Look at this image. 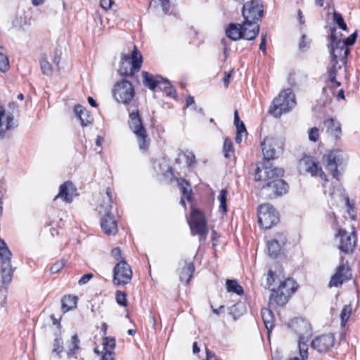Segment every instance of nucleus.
<instances>
[{
  "label": "nucleus",
  "mask_w": 360,
  "mask_h": 360,
  "mask_svg": "<svg viewBox=\"0 0 360 360\" xmlns=\"http://www.w3.org/2000/svg\"><path fill=\"white\" fill-rule=\"evenodd\" d=\"M278 288L289 297L296 290L297 285L293 279L288 278L283 281H280Z\"/></svg>",
  "instance_id": "obj_29"
},
{
  "label": "nucleus",
  "mask_w": 360,
  "mask_h": 360,
  "mask_svg": "<svg viewBox=\"0 0 360 360\" xmlns=\"http://www.w3.org/2000/svg\"><path fill=\"white\" fill-rule=\"evenodd\" d=\"M112 0H101L100 5L104 10H108L112 6Z\"/></svg>",
  "instance_id": "obj_56"
},
{
  "label": "nucleus",
  "mask_w": 360,
  "mask_h": 360,
  "mask_svg": "<svg viewBox=\"0 0 360 360\" xmlns=\"http://www.w3.org/2000/svg\"><path fill=\"white\" fill-rule=\"evenodd\" d=\"M335 243L340 251L345 254L352 253L356 243V236L355 231L351 233L343 229H340L338 233L335 235Z\"/></svg>",
  "instance_id": "obj_10"
},
{
  "label": "nucleus",
  "mask_w": 360,
  "mask_h": 360,
  "mask_svg": "<svg viewBox=\"0 0 360 360\" xmlns=\"http://www.w3.org/2000/svg\"><path fill=\"white\" fill-rule=\"evenodd\" d=\"M271 292L269 297V305L271 307L283 306L287 303L288 297L281 292L278 288L277 290L272 289Z\"/></svg>",
  "instance_id": "obj_25"
},
{
  "label": "nucleus",
  "mask_w": 360,
  "mask_h": 360,
  "mask_svg": "<svg viewBox=\"0 0 360 360\" xmlns=\"http://www.w3.org/2000/svg\"><path fill=\"white\" fill-rule=\"evenodd\" d=\"M352 314V307L350 305H345L340 314L341 326H344Z\"/></svg>",
  "instance_id": "obj_43"
},
{
  "label": "nucleus",
  "mask_w": 360,
  "mask_h": 360,
  "mask_svg": "<svg viewBox=\"0 0 360 360\" xmlns=\"http://www.w3.org/2000/svg\"><path fill=\"white\" fill-rule=\"evenodd\" d=\"M324 127L326 128V133L328 134L338 135L342 132L340 123L333 118L326 120Z\"/></svg>",
  "instance_id": "obj_30"
},
{
  "label": "nucleus",
  "mask_w": 360,
  "mask_h": 360,
  "mask_svg": "<svg viewBox=\"0 0 360 360\" xmlns=\"http://www.w3.org/2000/svg\"><path fill=\"white\" fill-rule=\"evenodd\" d=\"M332 63H333V65L328 71L329 80L331 83H334L336 86H340V82H339L336 80V75H337L336 64L337 63H335V62H332Z\"/></svg>",
  "instance_id": "obj_44"
},
{
  "label": "nucleus",
  "mask_w": 360,
  "mask_h": 360,
  "mask_svg": "<svg viewBox=\"0 0 360 360\" xmlns=\"http://www.w3.org/2000/svg\"><path fill=\"white\" fill-rule=\"evenodd\" d=\"M224 153L225 158H228L234 153L233 143L230 139L226 138L224 142Z\"/></svg>",
  "instance_id": "obj_41"
},
{
  "label": "nucleus",
  "mask_w": 360,
  "mask_h": 360,
  "mask_svg": "<svg viewBox=\"0 0 360 360\" xmlns=\"http://www.w3.org/2000/svg\"><path fill=\"white\" fill-rule=\"evenodd\" d=\"M63 342L61 338H56L53 345V353L56 354L57 356H60V353L63 351Z\"/></svg>",
  "instance_id": "obj_45"
},
{
  "label": "nucleus",
  "mask_w": 360,
  "mask_h": 360,
  "mask_svg": "<svg viewBox=\"0 0 360 360\" xmlns=\"http://www.w3.org/2000/svg\"><path fill=\"white\" fill-rule=\"evenodd\" d=\"M298 171L301 174H310L311 176H324L321 168L317 163L309 156H304L301 158L298 163Z\"/></svg>",
  "instance_id": "obj_16"
},
{
  "label": "nucleus",
  "mask_w": 360,
  "mask_h": 360,
  "mask_svg": "<svg viewBox=\"0 0 360 360\" xmlns=\"http://www.w3.org/2000/svg\"><path fill=\"white\" fill-rule=\"evenodd\" d=\"M149 136H138V143L140 150H146L150 145Z\"/></svg>",
  "instance_id": "obj_46"
},
{
  "label": "nucleus",
  "mask_w": 360,
  "mask_h": 360,
  "mask_svg": "<svg viewBox=\"0 0 360 360\" xmlns=\"http://www.w3.org/2000/svg\"><path fill=\"white\" fill-rule=\"evenodd\" d=\"M77 297L76 296L65 295L62 299V310L67 312L76 308Z\"/></svg>",
  "instance_id": "obj_32"
},
{
  "label": "nucleus",
  "mask_w": 360,
  "mask_h": 360,
  "mask_svg": "<svg viewBox=\"0 0 360 360\" xmlns=\"http://www.w3.org/2000/svg\"><path fill=\"white\" fill-rule=\"evenodd\" d=\"M127 295L124 292L117 291L116 292V301L120 306H127Z\"/></svg>",
  "instance_id": "obj_49"
},
{
  "label": "nucleus",
  "mask_w": 360,
  "mask_h": 360,
  "mask_svg": "<svg viewBox=\"0 0 360 360\" xmlns=\"http://www.w3.org/2000/svg\"><path fill=\"white\" fill-rule=\"evenodd\" d=\"M289 327L298 338V349L303 360L308 358V345L312 335L311 324L303 319L296 318L290 321Z\"/></svg>",
  "instance_id": "obj_2"
},
{
  "label": "nucleus",
  "mask_w": 360,
  "mask_h": 360,
  "mask_svg": "<svg viewBox=\"0 0 360 360\" xmlns=\"http://www.w3.org/2000/svg\"><path fill=\"white\" fill-rule=\"evenodd\" d=\"M275 282V278L274 275V272L271 270H269L268 272V277H267V285L268 287L270 288L273 283Z\"/></svg>",
  "instance_id": "obj_58"
},
{
  "label": "nucleus",
  "mask_w": 360,
  "mask_h": 360,
  "mask_svg": "<svg viewBox=\"0 0 360 360\" xmlns=\"http://www.w3.org/2000/svg\"><path fill=\"white\" fill-rule=\"evenodd\" d=\"M60 52L58 51V50L55 51L54 52V56H53V63L56 65V66H58L59 65V63H60Z\"/></svg>",
  "instance_id": "obj_59"
},
{
  "label": "nucleus",
  "mask_w": 360,
  "mask_h": 360,
  "mask_svg": "<svg viewBox=\"0 0 360 360\" xmlns=\"http://www.w3.org/2000/svg\"><path fill=\"white\" fill-rule=\"evenodd\" d=\"M179 267L181 269L179 274V279L182 282L188 283L194 271L193 264L191 262L183 261L179 263Z\"/></svg>",
  "instance_id": "obj_24"
},
{
  "label": "nucleus",
  "mask_w": 360,
  "mask_h": 360,
  "mask_svg": "<svg viewBox=\"0 0 360 360\" xmlns=\"http://www.w3.org/2000/svg\"><path fill=\"white\" fill-rule=\"evenodd\" d=\"M226 289L229 292L236 293L241 295L243 294V289L236 280L226 281Z\"/></svg>",
  "instance_id": "obj_35"
},
{
  "label": "nucleus",
  "mask_w": 360,
  "mask_h": 360,
  "mask_svg": "<svg viewBox=\"0 0 360 360\" xmlns=\"http://www.w3.org/2000/svg\"><path fill=\"white\" fill-rule=\"evenodd\" d=\"M283 143L280 136H264L261 141L262 150L266 160L274 159L283 152Z\"/></svg>",
  "instance_id": "obj_11"
},
{
  "label": "nucleus",
  "mask_w": 360,
  "mask_h": 360,
  "mask_svg": "<svg viewBox=\"0 0 360 360\" xmlns=\"http://www.w3.org/2000/svg\"><path fill=\"white\" fill-rule=\"evenodd\" d=\"M103 347L105 352H112L115 347V340L113 338H104L103 340Z\"/></svg>",
  "instance_id": "obj_40"
},
{
  "label": "nucleus",
  "mask_w": 360,
  "mask_h": 360,
  "mask_svg": "<svg viewBox=\"0 0 360 360\" xmlns=\"http://www.w3.org/2000/svg\"><path fill=\"white\" fill-rule=\"evenodd\" d=\"M266 32H262L261 34V43L259 44V49L263 52H266Z\"/></svg>",
  "instance_id": "obj_53"
},
{
  "label": "nucleus",
  "mask_w": 360,
  "mask_h": 360,
  "mask_svg": "<svg viewBox=\"0 0 360 360\" xmlns=\"http://www.w3.org/2000/svg\"><path fill=\"white\" fill-rule=\"evenodd\" d=\"M142 75L143 84L146 86H148L150 90H155V89L159 86L160 81L163 80L162 77L157 75L154 77L146 71H143L142 72Z\"/></svg>",
  "instance_id": "obj_27"
},
{
  "label": "nucleus",
  "mask_w": 360,
  "mask_h": 360,
  "mask_svg": "<svg viewBox=\"0 0 360 360\" xmlns=\"http://www.w3.org/2000/svg\"><path fill=\"white\" fill-rule=\"evenodd\" d=\"M102 202L98 207V212L101 214L106 215L110 214L112 208V196L110 195V191L108 189L106 193L102 196Z\"/></svg>",
  "instance_id": "obj_28"
},
{
  "label": "nucleus",
  "mask_w": 360,
  "mask_h": 360,
  "mask_svg": "<svg viewBox=\"0 0 360 360\" xmlns=\"http://www.w3.org/2000/svg\"><path fill=\"white\" fill-rule=\"evenodd\" d=\"M101 226L107 235H115L117 231V222L111 214L104 215L101 219Z\"/></svg>",
  "instance_id": "obj_22"
},
{
  "label": "nucleus",
  "mask_w": 360,
  "mask_h": 360,
  "mask_svg": "<svg viewBox=\"0 0 360 360\" xmlns=\"http://www.w3.org/2000/svg\"><path fill=\"white\" fill-rule=\"evenodd\" d=\"M357 38V33L355 32L347 37L345 39L342 40L344 43H345V46L349 47V46H352Z\"/></svg>",
  "instance_id": "obj_51"
},
{
  "label": "nucleus",
  "mask_w": 360,
  "mask_h": 360,
  "mask_svg": "<svg viewBox=\"0 0 360 360\" xmlns=\"http://www.w3.org/2000/svg\"><path fill=\"white\" fill-rule=\"evenodd\" d=\"M128 122L129 128L134 134L136 135H146V129L137 109L129 112Z\"/></svg>",
  "instance_id": "obj_19"
},
{
  "label": "nucleus",
  "mask_w": 360,
  "mask_h": 360,
  "mask_svg": "<svg viewBox=\"0 0 360 360\" xmlns=\"http://www.w3.org/2000/svg\"><path fill=\"white\" fill-rule=\"evenodd\" d=\"M101 360H114L112 352H105L102 356Z\"/></svg>",
  "instance_id": "obj_61"
},
{
  "label": "nucleus",
  "mask_w": 360,
  "mask_h": 360,
  "mask_svg": "<svg viewBox=\"0 0 360 360\" xmlns=\"http://www.w3.org/2000/svg\"><path fill=\"white\" fill-rule=\"evenodd\" d=\"M79 340L77 335H74L72 337L71 342L69 345V349L68 351V355L71 356L76 353V352L79 349Z\"/></svg>",
  "instance_id": "obj_39"
},
{
  "label": "nucleus",
  "mask_w": 360,
  "mask_h": 360,
  "mask_svg": "<svg viewBox=\"0 0 360 360\" xmlns=\"http://www.w3.org/2000/svg\"><path fill=\"white\" fill-rule=\"evenodd\" d=\"M65 262L64 260H60V261L56 262L50 268L51 274L58 273L65 266Z\"/></svg>",
  "instance_id": "obj_50"
},
{
  "label": "nucleus",
  "mask_w": 360,
  "mask_h": 360,
  "mask_svg": "<svg viewBox=\"0 0 360 360\" xmlns=\"http://www.w3.org/2000/svg\"><path fill=\"white\" fill-rule=\"evenodd\" d=\"M114 98L118 102L127 105L131 103L135 95L134 88L131 82L122 79L117 82L112 89Z\"/></svg>",
  "instance_id": "obj_8"
},
{
  "label": "nucleus",
  "mask_w": 360,
  "mask_h": 360,
  "mask_svg": "<svg viewBox=\"0 0 360 360\" xmlns=\"http://www.w3.org/2000/svg\"><path fill=\"white\" fill-rule=\"evenodd\" d=\"M153 1L154 3L160 4V5L162 6V10L164 13H168L169 8H170L169 0H153L152 1H150L149 7L152 6Z\"/></svg>",
  "instance_id": "obj_48"
},
{
  "label": "nucleus",
  "mask_w": 360,
  "mask_h": 360,
  "mask_svg": "<svg viewBox=\"0 0 360 360\" xmlns=\"http://www.w3.org/2000/svg\"><path fill=\"white\" fill-rule=\"evenodd\" d=\"M230 77H231V74L230 73H228V72H225L224 73V77L223 78V82L224 83V85L227 87L228 85H229V83L230 82Z\"/></svg>",
  "instance_id": "obj_63"
},
{
  "label": "nucleus",
  "mask_w": 360,
  "mask_h": 360,
  "mask_svg": "<svg viewBox=\"0 0 360 360\" xmlns=\"http://www.w3.org/2000/svg\"><path fill=\"white\" fill-rule=\"evenodd\" d=\"M326 167L332 176L339 180L347 161V155L340 149H332L324 155Z\"/></svg>",
  "instance_id": "obj_4"
},
{
  "label": "nucleus",
  "mask_w": 360,
  "mask_h": 360,
  "mask_svg": "<svg viewBox=\"0 0 360 360\" xmlns=\"http://www.w3.org/2000/svg\"><path fill=\"white\" fill-rule=\"evenodd\" d=\"M226 196H227V191L226 189H222L220 191V193L218 196V199L220 202L219 209L224 213L226 212V211H227Z\"/></svg>",
  "instance_id": "obj_42"
},
{
  "label": "nucleus",
  "mask_w": 360,
  "mask_h": 360,
  "mask_svg": "<svg viewBox=\"0 0 360 360\" xmlns=\"http://www.w3.org/2000/svg\"><path fill=\"white\" fill-rule=\"evenodd\" d=\"M178 184L183 195L190 200L192 190L189 184L184 179L178 181Z\"/></svg>",
  "instance_id": "obj_36"
},
{
  "label": "nucleus",
  "mask_w": 360,
  "mask_h": 360,
  "mask_svg": "<svg viewBox=\"0 0 360 360\" xmlns=\"http://www.w3.org/2000/svg\"><path fill=\"white\" fill-rule=\"evenodd\" d=\"M226 34L229 38L233 41L243 39L241 24L230 23L226 30Z\"/></svg>",
  "instance_id": "obj_26"
},
{
  "label": "nucleus",
  "mask_w": 360,
  "mask_h": 360,
  "mask_svg": "<svg viewBox=\"0 0 360 360\" xmlns=\"http://www.w3.org/2000/svg\"><path fill=\"white\" fill-rule=\"evenodd\" d=\"M12 253L6 242L0 238V264L3 283L11 281L13 270L11 264Z\"/></svg>",
  "instance_id": "obj_7"
},
{
  "label": "nucleus",
  "mask_w": 360,
  "mask_h": 360,
  "mask_svg": "<svg viewBox=\"0 0 360 360\" xmlns=\"http://www.w3.org/2000/svg\"><path fill=\"white\" fill-rule=\"evenodd\" d=\"M186 107L187 108H191L195 104L193 96H192L191 95H189L186 98Z\"/></svg>",
  "instance_id": "obj_60"
},
{
  "label": "nucleus",
  "mask_w": 360,
  "mask_h": 360,
  "mask_svg": "<svg viewBox=\"0 0 360 360\" xmlns=\"http://www.w3.org/2000/svg\"><path fill=\"white\" fill-rule=\"evenodd\" d=\"M333 22L338 26V27L344 31H347V26L342 15L336 11L333 13Z\"/></svg>",
  "instance_id": "obj_38"
},
{
  "label": "nucleus",
  "mask_w": 360,
  "mask_h": 360,
  "mask_svg": "<svg viewBox=\"0 0 360 360\" xmlns=\"http://www.w3.org/2000/svg\"><path fill=\"white\" fill-rule=\"evenodd\" d=\"M262 316L265 327L269 331L274 328V316L272 311L269 309H263L262 310Z\"/></svg>",
  "instance_id": "obj_33"
},
{
  "label": "nucleus",
  "mask_w": 360,
  "mask_h": 360,
  "mask_svg": "<svg viewBox=\"0 0 360 360\" xmlns=\"http://www.w3.org/2000/svg\"><path fill=\"white\" fill-rule=\"evenodd\" d=\"M296 105L295 96L290 88L283 89L276 97L269 108V113L274 117H280L283 113L290 111Z\"/></svg>",
  "instance_id": "obj_3"
},
{
  "label": "nucleus",
  "mask_w": 360,
  "mask_h": 360,
  "mask_svg": "<svg viewBox=\"0 0 360 360\" xmlns=\"http://www.w3.org/2000/svg\"><path fill=\"white\" fill-rule=\"evenodd\" d=\"M280 241L277 239H274L268 243L269 254L271 257H276L280 251L281 245L285 243V239L282 236H280Z\"/></svg>",
  "instance_id": "obj_31"
},
{
  "label": "nucleus",
  "mask_w": 360,
  "mask_h": 360,
  "mask_svg": "<svg viewBox=\"0 0 360 360\" xmlns=\"http://www.w3.org/2000/svg\"><path fill=\"white\" fill-rule=\"evenodd\" d=\"M77 195V189L71 181H65L60 186L59 192L54 198V200L58 198L63 201L70 203L74 197Z\"/></svg>",
  "instance_id": "obj_18"
},
{
  "label": "nucleus",
  "mask_w": 360,
  "mask_h": 360,
  "mask_svg": "<svg viewBox=\"0 0 360 360\" xmlns=\"http://www.w3.org/2000/svg\"><path fill=\"white\" fill-rule=\"evenodd\" d=\"M74 112L83 127L88 126L92 123L94 120L93 116L83 106L76 105L74 108Z\"/></svg>",
  "instance_id": "obj_23"
},
{
  "label": "nucleus",
  "mask_w": 360,
  "mask_h": 360,
  "mask_svg": "<svg viewBox=\"0 0 360 360\" xmlns=\"http://www.w3.org/2000/svg\"><path fill=\"white\" fill-rule=\"evenodd\" d=\"M17 127L13 115L5 117V110L0 105V134H4L6 131Z\"/></svg>",
  "instance_id": "obj_21"
},
{
  "label": "nucleus",
  "mask_w": 360,
  "mask_h": 360,
  "mask_svg": "<svg viewBox=\"0 0 360 360\" xmlns=\"http://www.w3.org/2000/svg\"><path fill=\"white\" fill-rule=\"evenodd\" d=\"M257 217L259 224L265 229L271 228L279 220L278 213L269 203L262 204L258 207Z\"/></svg>",
  "instance_id": "obj_9"
},
{
  "label": "nucleus",
  "mask_w": 360,
  "mask_h": 360,
  "mask_svg": "<svg viewBox=\"0 0 360 360\" xmlns=\"http://www.w3.org/2000/svg\"><path fill=\"white\" fill-rule=\"evenodd\" d=\"M112 256L116 259L117 260H119L120 259H122L121 257V250L119 248H115L111 251Z\"/></svg>",
  "instance_id": "obj_57"
},
{
  "label": "nucleus",
  "mask_w": 360,
  "mask_h": 360,
  "mask_svg": "<svg viewBox=\"0 0 360 360\" xmlns=\"http://www.w3.org/2000/svg\"><path fill=\"white\" fill-rule=\"evenodd\" d=\"M191 110H194L195 112L202 115V117L205 116V113H204V110L202 109V108L201 107H198L196 105V104H195V105H193L192 108H191Z\"/></svg>",
  "instance_id": "obj_62"
},
{
  "label": "nucleus",
  "mask_w": 360,
  "mask_h": 360,
  "mask_svg": "<svg viewBox=\"0 0 360 360\" xmlns=\"http://www.w3.org/2000/svg\"><path fill=\"white\" fill-rule=\"evenodd\" d=\"M143 57L136 46H134L131 56L122 54L121 64L119 69L120 75L122 76L132 77L136 72H139L141 68Z\"/></svg>",
  "instance_id": "obj_5"
},
{
  "label": "nucleus",
  "mask_w": 360,
  "mask_h": 360,
  "mask_svg": "<svg viewBox=\"0 0 360 360\" xmlns=\"http://www.w3.org/2000/svg\"><path fill=\"white\" fill-rule=\"evenodd\" d=\"M243 39L247 40L255 39L259 34V25L258 22L244 20L241 24Z\"/></svg>",
  "instance_id": "obj_20"
},
{
  "label": "nucleus",
  "mask_w": 360,
  "mask_h": 360,
  "mask_svg": "<svg viewBox=\"0 0 360 360\" xmlns=\"http://www.w3.org/2000/svg\"><path fill=\"white\" fill-rule=\"evenodd\" d=\"M352 277L350 269L347 266V262H344V258L341 257L340 264L337 267L335 273L332 276L329 282L330 287H338L344 282L349 280Z\"/></svg>",
  "instance_id": "obj_15"
},
{
  "label": "nucleus",
  "mask_w": 360,
  "mask_h": 360,
  "mask_svg": "<svg viewBox=\"0 0 360 360\" xmlns=\"http://www.w3.org/2000/svg\"><path fill=\"white\" fill-rule=\"evenodd\" d=\"M335 344V337L332 334L322 335L314 338L311 343L312 349L319 353L327 352Z\"/></svg>",
  "instance_id": "obj_17"
},
{
  "label": "nucleus",
  "mask_w": 360,
  "mask_h": 360,
  "mask_svg": "<svg viewBox=\"0 0 360 360\" xmlns=\"http://www.w3.org/2000/svg\"><path fill=\"white\" fill-rule=\"evenodd\" d=\"M40 66L42 73L47 76H51L53 72L52 67L50 63L46 60V58L41 57L40 58Z\"/></svg>",
  "instance_id": "obj_37"
},
{
  "label": "nucleus",
  "mask_w": 360,
  "mask_h": 360,
  "mask_svg": "<svg viewBox=\"0 0 360 360\" xmlns=\"http://www.w3.org/2000/svg\"><path fill=\"white\" fill-rule=\"evenodd\" d=\"M9 63L6 55L0 52V71L4 72L8 70Z\"/></svg>",
  "instance_id": "obj_47"
},
{
  "label": "nucleus",
  "mask_w": 360,
  "mask_h": 360,
  "mask_svg": "<svg viewBox=\"0 0 360 360\" xmlns=\"http://www.w3.org/2000/svg\"><path fill=\"white\" fill-rule=\"evenodd\" d=\"M159 87L165 91L167 96L173 98L176 96V89L167 79L163 78V80L160 81Z\"/></svg>",
  "instance_id": "obj_34"
},
{
  "label": "nucleus",
  "mask_w": 360,
  "mask_h": 360,
  "mask_svg": "<svg viewBox=\"0 0 360 360\" xmlns=\"http://www.w3.org/2000/svg\"><path fill=\"white\" fill-rule=\"evenodd\" d=\"M188 224L193 234H198L200 237H205L207 234L206 221L204 215L198 210H193L191 213V219Z\"/></svg>",
  "instance_id": "obj_13"
},
{
  "label": "nucleus",
  "mask_w": 360,
  "mask_h": 360,
  "mask_svg": "<svg viewBox=\"0 0 360 360\" xmlns=\"http://www.w3.org/2000/svg\"><path fill=\"white\" fill-rule=\"evenodd\" d=\"M309 41H306V35L303 34L299 44V48L301 51H304L309 48Z\"/></svg>",
  "instance_id": "obj_54"
},
{
  "label": "nucleus",
  "mask_w": 360,
  "mask_h": 360,
  "mask_svg": "<svg viewBox=\"0 0 360 360\" xmlns=\"http://www.w3.org/2000/svg\"><path fill=\"white\" fill-rule=\"evenodd\" d=\"M264 15V6L261 0H250L245 2L242 8L244 20L258 22Z\"/></svg>",
  "instance_id": "obj_12"
},
{
  "label": "nucleus",
  "mask_w": 360,
  "mask_h": 360,
  "mask_svg": "<svg viewBox=\"0 0 360 360\" xmlns=\"http://www.w3.org/2000/svg\"><path fill=\"white\" fill-rule=\"evenodd\" d=\"M330 31V51L332 56V62L338 63V61L340 60L342 64H345L346 57L349 53V49L345 46V43H344L341 39L342 34H338L335 27H331Z\"/></svg>",
  "instance_id": "obj_6"
},
{
  "label": "nucleus",
  "mask_w": 360,
  "mask_h": 360,
  "mask_svg": "<svg viewBox=\"0 0 360 360\" xmlns=\"http://www.w3.org/2000/svg\"><path fill=\"white\" fill-rule=\"evenodd\" d=\"M113 273V281L117 285L127 284L131 279V269L130 266L122 259L115 266Z\"/></svg>",
  "instance_id": "obj_14"
},
{
  "label": "nucleus",
  "mask_w": 360,
  "mask_h": 360,
  "mask_svg": "<svg viewBox=\"0 0 360 360\" xmlns=\"http://www.w3.org/2000/svg\"><path fill=\"white\" fill-rule=\"evenodd\" d=\"M284 174L282 168L265 167L257 168L255 175L256 181H269L261 189L260 195L266 199H272L286 193L288 185L280 179Z\"/></svg>",
  "instance_id": "obj_1"
},
{
  "label": "nucleus",
  "mask_w": 360,
  "mask_h": 360,
  "mask_svg": "<svg viewBox=\"0 0 360 360\" xmlns=\"http://www.w3.org/2000/svg\"><path fill=\"white\" fill-rule=\"evenodd\" d=\"M207 360H217L214 354L206 349Z\"/></svg>",
  "instance_id": "obj_64"
},
{
  "label": "nucleus",
  "mask_w": 360,
  "mask_h": 360,
  "mask_svg": "<svg viewBox=\"0 0 360 360\" xmlns=\"http://www.w3.org/2000/svg\"><path fill=\"white\" fill-rule=\"evenodd\" d=\"M235 126L236 128V135H241L242 133H245V135H248L246 127L243 121H241L238 124H236Z\"/></svg>",
  "instance_id": "obj_52"
},
{
  "label": "nucleus",
  "mask_w": 360,
  "mask_h": 360,
  "mask_svg": "<svg viewBox=\"0 0 360 360\" xmlns=\"http://www.w3.org/2000/svg\"><path fill=\"white\" fill-rule=\"evenodd\" d=\"M93 278L92 274H86L82 276V278L79 280L78 283L79 285H82L85 283H86L88 281H90L91 278Z\"/></svg>",
  "instance_id": "obj_55"
}]
</instances>
